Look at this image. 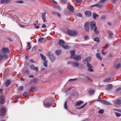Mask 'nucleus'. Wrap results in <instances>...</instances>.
<instances>
[{"mask_svg":"<svg viewBox=\"0 0 121 121\" xmlns=\"http://www.w3.org/2000/svg\"><path fill=\"white\" fill-rule=\"evenodd\" d=\"M118 59H116L114 62V67L116 69L120 68L121 67V63L120 62H117Z\"/></svg>","mask_w":121,"mask_h":121,"instance_id":"obj_3","label":"nucleus"},{"mask_svg":"<svg viewBox=\"0 0 121 121\" xmlns=\"http://www.w3.org/2000/svg\"><path fill=\"white\" fill-rule=\"evenodd\" d=\"M89 22H86L84 25V28L86 31L87 32H88L89 31Z\"/></svg>","mask_w":121,"mask_h":121,"instance_id":"obj_4","label":"nucleus"},{"mask_svg":"<svg viewBox=\"0 0 121 121\" xmlns=\"http://www.w3.org/2000/svg\"><path fill=\"white\" fill-rule=\"evenodd\" d=\"M62 47L64 49H69V46L68 45H65V46L64 45Z\"/></svg>","mask_w":121,"mask_h":121,"instance_id":"obj_34","label":"nucleus"},{"mask_svg":"<svg viewBox=\"0 0 121 121\" xmlns=\"http://www.w3.org/2000/svg\"><path fill=\"white\" fill-rule=\"evenodd\" d=\"M40 56L41 59L44 61H45L46 58L42 54H40Z\"/></svg>","mask_w":121,"mask_h":121,"instance_id":"obj_25","label":"nucleus"},{"mask_svg":"<svg viewBox=\"0 0 121 121\" xmlns=\"http://www.w3.org/2000/svg\"><path fill=\"white\" fill-rule=\"evenodd\" d=\"M100 103L103 104L107 105H110L111 104L110 103H109L108 102L103 100H101Z\"/></svg>","mask_w":121,"mask_h":121,"instance_id":"obj_9","label":"nucleus"},{"mask_svg":"<svg viewBox=\"0 0 121 121\" xmlns=\"http://www.w3.org/2000/svg\"><path fill=\"white\" fill-rule=\"evenodd\" d=\"M2 53H3V58H4L5 59H7L8 57L7 55L5 53H4V52H2Z\"/></svg>","mask_w":121,"mask_h":121,"instance_id":"obj_29","label":"nucleus"},{"mask_svg":"<svg viewBox=\"0 0 121 121\" xmlns=\"http://www.w3.org/2000/svg\"><path fill=\"white\" fill-rule=\"evenodd\" d=\"M41 17L43 22H47L46 20L45 16H42Z\"/></svg>","mask_w":121,"mask_h":121,"instance_id":"obj_24","label":"nucleus"},{"mask_svg":"<svg viewBox=\"0 0 121 121\" xmlns=\"http://www.w3.org/2000/svg\"><path fill=\"white\" fill-rule=\"evenodd\" d=\"M96 58L100 60H102V57L100 56V54L99 53H97L96 55Z\"/></svg>","mask_w":121,"mask_h":121,"instance_id":"obj_17","label":"nucleus"},{"mask_svg":"<svg viewBox=\"0 0 121 121\" xmlns=\"http://www.w3.org/2000/svg\"><path fill=\"white\" fill-rule=\"evenodd\" d=\"M58 44L60 46L62 47L65 44V42L62 40H60L59 41Z\"/></svg>","mask_w":121,"mask_h":121,"instance_id":"obj_12","label":"nucleus"},{"mask_svg":"<svg viewBox=\"0 0 121 121\" xmlns=\"http://www.w3.org/2000/svg\"><path fill=\"white\" fill-rule=\"evenodd\" d=\"M95 91L94 90H90L89 92V93L90 95H93Z\"/></svg>","mask_w":121,"mask_h":121,"instance_id":"obj_27","label":"nucleus"},{"mask_svg":"<svg viewBox=\"0 0 121 121\" xmlns=\"http://www.w3.org/2000/svg\"><path fill=\"white\" fill-rule=\"evenodd\" d=\"M86 78L88 80H91V78H90L89 77H86Z\"/></svg>","mask_w":121,"mask_h":121,"instance_id":"obj_60","label":"nucleus"},{"mask_svg":"<svg viewBox=\"0 0 121 121\" xmlns=\"http://www.w3.org/2000/svg\"><path fill=\"white\" fill-rule=\"evenodd\" d=\"M113 35V33H110V34H109V38H111V36L112 35Z\"/></svg>","mask_w":121,"mask_h":121,"instance_id":"obj_61","label":"nucleus"},{"mask_svg":"<svg viewBox=\"0 0 121 121\" xmlns=\"http://www.w3.org/2000/svg\"><path fill=\"white\" fill-rule=\"evenodd\" d=\"M67 32L70 36H76L78 33V31L75 30H68Z\"/></svg>","mask_w":121,"mask_h":121,"instance_id":"obj_2","label":"nucleus"},{"mask_svg":"<svg viewBox=\"0 0 121 121\" xmlns=\"http://www.w3.org/2000/svg\"><path fill=\"white\" fill-rule=\"evenodd\" d=\"M91 59V57H88L85 59H84L83 61V62L84 64H86V60H87V61L89 62V61Z\"/></svg>","mask_w":121,"mask_h":121,"instance_id":"obj_19","label":"nucleus"},{"mask_svg":"<svg viewBox=\"0 0 121 121\" xmlns=\"http://www.w3.org/2000/svg\"><path fill=\"white\" fill-rule=\"evenodd\" d=\"M72 65L74 67H78L79 65V64L78 62H73L72 63Z\"/></svg>","mask_w":121,"mask_h":121,"instance_id":"obj_13","label":"nucleus"},{"mask_svg":"<svg viewBox=\"0 0 121 121\" xmlns=\"http://www.w3.org/2000/svg\"><path fill=\"white\" fill-rule=\"evenodd\" d=\"M94 40L98 43L99 42V38L96 37L94 38Z\"/></svg>","mask_w":121,"mask_h":121,"instance_id":"obj_31","label":"nucleus"},{"mask_svg":"<svg viewBox=\"0 0 121 121\" xmlns=\"http://www.w3.org/2000/svg\"><path fill=\"white\" fill-rule=\"evenodd\" d=\"M1 3L2 4H3L4 3H7L6 2V0H1Z\"/></svg>","mask_w":121,"mask_h":121,"instance_id":"obj_50","label":"nucleus"},{"mask_svg":"<svg viewBox=\"0 0 121 121\" xmlns=\"http://www.w3.org/2000/svg\"><path fill=\"white\" fill-rule=\"evenodd\" d=\"M42 27L43 28H46L45 25L44 24H43L42 25Z\"/></svg>","mask_w":121,"mask_h":121,"instance_id":"obj_64","label":"nucleus"},{"mask_svg":"<svg viewBox=\"0 0 121 121\" xmlns=\"http://www.w3.org/2000/svg\"><path fill=\"white\" fill-rule=\"evenodd\" d=\"M83 102L82 101H80L76 103V105L78 106L81 105Z\"/></svg>","mask_w":121,"mask_h":121,"instance_id":"obj_30","label":"nucleus"},{"mask_svg":"<svg viewBox=\"0 0 121 121\" xmlns=\"http://www.w3.org/2000/svg\"><path fill=\"white\" fill-rule=\"evenodd\" d=\"M2 50L3 51V52L4 53H8L9 52V50L8 48H2Z\"/></svg>","mask_w":121,"mask_h":121,"instance_id":"obj_14","label":"nucleus"},{"mask_svg":"<svg viewBox=\"0 0 121 121\" xmlns=\"http://www.w3.org/2000/svg\"><path fill=\"white\" fill-rule=\"evenodd\" d=\"M28 93L27 92H25L24 93L23 95L24 96H26L28 95Z\"/></svg>","mask_w":121,"mask_h":121,"instance_id":"obj_42","label":"nucleus"},{"mask_svg":"<svg viewBox=\"0 0 121 121\" xmlns=\"http://www.w3.org/2000/svg\"><path fill=\"white\" fill-rule=\"evenodd\" d=\"M49 58L50 60L52 62H53L55 59V58L52 54L50 56Z\"/></svg>","mask_w":121,"mask_h":121,"instance_id":"obj_15","label":"nucleus"},{"mask_svg":"<svg viewBox=\"0 0 121 121\" xmlns=\"http://www.w3.org/2000/svg\"><path fill=\"white\" fill-rule=\"evenodd\" d=\"M113 87V85L112 84H110L106 86V88L107 90H110Z\"/></svg>","mask_w":121,"mask_h":121,"instance_id":"obj_18","label":"nucleus"},{"mask_svg":"<svg viewBox=\"0 0 121 121\" xmlns=\"http://www.w3.org/2000/svg\"><path fill=\"white\" fill-rule=\"evenodd\" d=\"M30 69L32 70H35L36 71L38 70V67H35V65L33 64L31 65L30 66Z\"/></svg>","mask_w":121,"mask_h":121,"instance_id":"obj_6","label":"nucleus"},{"mask_svg":"<svg viewBox=\"0 0 121 121\" xmlns=\"http://www.w3.org/2000/svg\"><path fill=\"white\" fill-rule=\"evenodd\" d=\"M4 101V97L3 95H1L0 97V104H3Z\"/></svg>","mask_w":121,"mask_h":121,"instance_id":"obj_16","label":"nucleus"},{"mask_svg":"<svg viewBox=\"0 0 121 121\" xmlns=\"http://www.w3.org/2000/svg\"><path fill=\"white\" fill-rule=\"evenodd\" d=\"M44 40V38L43 37H41L40 38L38 41L40 43H41L42 41H43Z\"/></svg>","mask_w":121,"mask_h":121,"instance_id":"obj_37","label":"nucleus"},{"mask_svg":"<svg viewBox=\"0 0 121 121\" xmlns=\"http://www.w3.org/2000/svg\"><path fill=\"white\" fill-rule=\"evenodd\" d=\"M89 37L87 36H85L84 38V39L85 40H87L89 39Z\"/></svg>","mask_w":121,"mask_h":121,"instance_id":"obj_40","label":"nucleus"},{"mask_svg":"<svg viewBox=\"0 0 121 121\" xmlns=\"http://www.w3.org/2000/svg\"><path fill=\"white\" fill-rule=\"evenodd\" d=\"M115 113L117 117H119L121 116V114L118 112H115Z\"/></svg>","mask_w":121,"mask_h":121,"instance_id":"obj_33","label":"nucleus"},{"mask_svg":"<svg viewBox=\"0 0 121 121\" xmlns=\"http://www.w3.org/2000/svg\"><path fill=\"white\" fill-rule=\"evenodd\" d=\"M116 103L118 104H121V100L120 99H117L116 101Z\"/></svg>","mask_w":121,"mask_h":121,"instance_id":"obj_35","label":"nucleus"},{"mask_svg":"<svg viewBox=\"0 0 121 121\" xmlns=\"http://www.w3.org/2000/svg\"><path fill=\"white\" fill-rule=\"evenodd\" d=\"M76 80L77 79H70L69 80V82H72L74 81H76Z\"/></svg>","mask_w":121,"mask_h":121,"instance_id":"obj_48","label":"nucleus"},{"mask_svg":"<svg viewBox=\"0 0 121 121\" xmlns=\"http://www.w3.org/2000/svg\"><path fill=\"white\" fill-rule=\"evenodd\" d=\"M51 104L49 102H47L45 104H44L43 103V105L44 106L46 107H48L50 106H51Z\"/></svg>","mask_w":121,"mask_h":121,"instance_id":"obj_22","label":"nucleus"},{"mask_svg":"<svg viewBox=\"0 0 121 121\" xmlns=\"http://www.w3.org/2000/svg\"><path fill=\"white\" fill-rule=\"evenodd\" d=\"M38 81V79H34V80L33 82H36Z\"/></svg>","mask_w":121,"mask_h":121,"instance_id":"obj_63","label":"nucleus"},{"mask_svg":"<svg viewBox=\"0 0 121 121\" xmlns=\"http://www.w3.org/2000/svg\"><path fill=\"white\" fill-rule=\"evenodd\" d=\"M104 110H100L98 111V113L100 114H102L103 113Z\"/></svg>","mask_w":121,"mask_h":121,"instance_id":"obj_38","label":"nucleus"},{"mask_svg":"<svg viewBox=\"0 0 121 121\" xmlns=\"http://www.w3.org/2000/svg\"><path fill=\"white\" fill-rule=\"evenodd\" d=\"M16 3L22 4L23 3V2L21 0L17 2Z\"/></svg>","mask_w":121,"mask_h":121,"instance_id":"obj_47","label":"nucleus"},{"mask_svg":"<svg viewBox=\"0 0 121 121\" xmlns=\"http://www.w3.org/2000/svg\"><path fill=\"white\" fill-rule=\"evenodd\" d=\"M68 9L70 12H73L74 10L73 7L71 5L67 7Z\"/></svg>","mask_w":121,"mask_h":121,"instance_id":"obj_11","label":"nucleus"},{"mask_svg":"<svg viewBox=\"0 0 121 121\" xmlns=\"http://www.w3.org/2000/svg\"><path fill=\"white\" fill-rule=\"evenodd\" d=\"M23 86H20L19 88H18V90L19 91L22 90L23 89Z\"/></svg>","mask_w":121,"mask_h":121,"instance_id":"obj_44","label":"nucleus"},{"mask_svg":"<svg viewBox=\"0 0 121 121\" xmlns=\"http://www.w3.org/2000/svg\"><path fill=\"white\" fill-rule=\"evenodd\" d=\"M43 65L45 67H47V62L46 61H45L43 63Z\"/></svg>","mask_w":121,"mask_h":121,"instance_id":"obj_43","label":"nucleus"},{"mask_svg":"<svg viewBox=\"0 0 121 121\" xmlns=\"http://www.w3.org/2000/svg\"><path fill=\"white\" fill-rule=\"evenodd\" d=\"M109 46V44H106V45L104 46V48H107Z\"/></svg>","mask_w":121,"mask_h":121,"instance_id":"obj_52","label":"nucleus"},{"mask_svg":"<svg viewBox=\"0 0 121 121\" xmlns=\"http://www.w3.org/2000/svg\"><path fill=\"white\" fill-rule=\"evenodd\" d=\"M30 61L31 63H34V62H35L34 61H33V59H30Z\"/></svg>","mask_w":121,"mask_h":121,"instance_id":"obj_62","label":"nucleus"},{"mask_svg":"<svg viewBox=\"0 0 121 121\" xmlns=\"http://www.w3.org/2000/svg\"><path fill=\"white\" fill-rule=\"evenodd\" d=\"M66 0H61V2L64 4H65L66 3Z\"/></svg>","mask_w":121,"mask_h":121,"instance_id":"obj_53","label":"nucleus"},{"mask_svg":"<svg viewBox=\"0 0 121 121\" xmlns=\"http://www.w3.org/2000/svg\"><path fill=\"white\" fill-rule=\"evenodd\" d=\"M55 8L58 9H60V7L59 6H55L53 7Z\"/></svg>","mask_w":121,"mask_h":121,"instance_id":"obj_46","label":"nucleus"},{"mask_svg":"<svg viewBox=\"0 0 121 121\" xmlns=\"http://www.w3.org/2000/svg\"><path fill=\"white\" fill-rule=\"evenodd\" d=\"M87 103H86L83 105L81 107H80L79 108L81 109L82 108H83L84 107L86 104Z\"/></svg>","mask_w":121,"mask_h":121,"instance_id":"obj_54","label":"nucleus"},{"mask_svg":"<svg viewBox=\"0 0 121 121\" xmlns=\"http://www.w3.org/2000/svg\"><path fill=\"white\" fill-rule=\"evenodd\" d=\"M73 62L72 61H68L67 63V65H69L70 64H71L72 65V63Z\"/></svg>","mask_w":121,"mask_h":121,"instance_id":"obj_58","label":"nucleus"},{"mask_svg":"<svg viewBox=\"0 0 121 121\" xmlns=\"http://www.w3.org/2000/svg\"><path fill=\"white\" fill-rule=\"evenodd\" d=\"M121 90V86H120L116 89V91H120Z\"/></svg>","mask_w":121,"mask_h":121,"instance_id":"obj_49","label":"nucleus"},{"mask_svg":"<svg viewBox=\"0 0 121 121\" xmlns=\"http://www.w3.org/2000/svg\"><path fill=\"white\" fill-rule=\"evenodd\" d=\"M95 6H96L99 8H100L102 7L103 5L100 3L99 4H96L93 5L91 6H90V7H92Z\"/></svg>","mask_w":121,"mask_h":121,"instance_id":"obj_10","label":"nucleus"},{"mask_svg":"<svg viewBox=\"0 0 121 121\" xmlns=\"http://www.w3.org/2000/svg\"><path fill=\"white\" fill-rule=\"evenodd\" d=\"M61 52V51L60 50H57L56 52V53L57 55L58 56L60 54Z\"/></svg>","mask_w":121,"mask_h":121,"instance_id":"obj_28","label":"nucleus"},{"mask_svg":"<svg viewBox=\"0 0 121 121\" xmlns=\"http://www.w3.org/2000/svg\"><path fill=\"white\" fill-rule=\"evenodd\" d=\"M91 25V29L93 30H94L95 33L96 34H98L99 32L97 30L98 28L96 25L95 22H91L90 23Z\"/></svg>","mask_w":121,"mask_h":121,"instance_id":"obj_1","label":"nucleus"},{"mask_svg":"<svg viewBox=\"0 0 121 121\" xmlns=\"http://www.w3.org/2000/svg\"><path fill=\"white\" fill-rule=\"evenodd\" d=\"M87 65L88 68V70L90 72H92L93 71L92 69L93 68V67L89 63H87Z\"/></svg>","mask_w":121,"mask_h":121,"instance_id":"obj_5","label":"nucleus"},{"mask_svg":"<svg viewBox=\"0 0 121 121\" xmlns=\"http://www.w3.org/2000/svg\"><path fill=\"white\" fill-rule=\"evenodd\" d=\"M85 15H91L92 13L90 11H86L84 12Z\"/></svg>","mask_w":121,"mask_h":121,"instance_id":"obj_23","label":"nucleus"},{"mask_svg":"<svg viewBox=\"0 0 121 121\" xmlns=\"http://www.w3.org/2000/svg\"><path fill=\"white\" fill-rule=\"evenodd\" d=\"M99 17V16H93V18L94 19H96V17Z\"/></svg>","mask_w":121,"mask_h":121,"instance_id":"obj_57","label":"nucleus"},{"mask_svg":"<svg viewBox=\"0 0 121 121\" xmlns=\"http://www.w3.org/2000/svg\"><path fill=\"white\" fill-rule=\"evenodd\" d=\"M73 59L76 61L80 60L81 59V57L78 55H75L74 58H73Z\"/></svg>","mask_w":121,"mask_h":121,"instance_id":"obj_8","label":"nucleus"},{"mask_svg":"<svg viewBox=\"0 0 121 121\" xmlns=\"http://www.w3.org/2000/svg\"><path fill=\"white\" fill-rule=\"evenodd\" d=\"M111 79V78H106L104 80H103V81L104 82H107L108 81H109V80H110Z\"/></svg>","mask_w":121,"mask_h":121,"instance_id":"obj_36","label":"nucleus"},{"mask_svg":"<svg viewBox=\"0 0 121 121\" xmlns=\"http://www.w3.org/2000/svg\"><path fill=\"white\" fill-rule=\"evenodd\" d=\"M3 53L2 52L0 53V61H1L3 59Z\"/></svg>","mask_w":121,"mask_h":121,"instance_id":"obj_32","label":"nucleus"},{"mask_svg":"<svg viewBox=\"0 0 121 121\" xmlns=\"http://www.w3.org/2000/svg\"><path fill=\"white\" fill-rule=\"evenodd\" d=\"M37 90L36 88V87H31L30 89L29 90V92H30L31 91H35Z\"/></svg>","mask_w":121,"mask_h":121,"instance_id":"obj_21","label":"nucleus"},{"mask_svg":"<svg viewBox=\"0 0 121 121\" xmlns=\"http://www.w3.org/2000/svg\"><path fill=\"white\" fill-rule=\"evenodd\" d=\"M105 16H103L101 18V19L102 20H104L105 19Z\"/></svg>","mask_w":121,"mask_h":121,"instance_id":"obj_55","label":"nucleus"},{"mask_svg":"<svg viewBox=\"0 0 121 121\" xmlns=\"http://www.w3.org/2000/svg\"><path fill=\"white\" fill-rule=\"evenodd\" d=\"M106 0H101L100 1L99 3L102 4L103 5V4L104 3Z\"/></svg>","mask_w":121,"mask_h":121,"instance_id":"obj_41","label":"nucleus"},{"mask_svg":"<svg viewBox=\"0 0 121 121\" xmlns=\"http://www.w3.org/2000/svg\"><path fill=\"white\" fill-rule=\"evenodd\" d=\"M10 80H7L6 82L5 86L6 87H8L10 84Z\"/></svg>","mask_w":121,"mask_h":121,"instance_id":"obj_26","label":"nucleus"},{"mask_svg":"<svg viewBox=\"0 0 121 121\" xmlns=\"http://www.w3.org/2000/svg\"><path fill=\"white\" fill-rule=\"evenodd\" d=\"M6 111L5 109L3 108H1L0 110V114L1 116H3L5 114Z\"/></svg>","mask_w":121,"mask_h":121,"instance_id":"obj_7","label":"nucleus"},{"mask_svg":"<svg viewBox=\"0 0 121 121\" xmlns=\"http://www.w3.org/2000/svg\"><path fill=\"white\" fill-rule=\"evenodd\" d=\"M52 1L55 4H57V3L54 0H52Z\"/></svg>","mask_w":121,"mask_h":121,"instance_id":"obj_51","label":"nucleus"},{"mask_svg":"<svg viewBox=\"0 0 121 121\" xmlns=\"http://www.w3.org/2000/svg\"><path fill=\"white\" fill-rule=\"evenodd\" d=\"M10 17H9L10 18H11L12 19H15L16 18V17L14 16H9Z\"/></svg>","mask_w":121,"mask_h":121,"instance_id":"obj_39","label":"nucleus"},{"mask_svg":"<svg viewBox=\"0 0 121 121\" xmlns=\"http://www.w3.org/2000/svg\"><path fill=\"white\" fill-rule=\"evenodd\" d=\"M102 54L104 55H105V54H106V53H107V52H103V51H102Z\"/></svg>","mask_w":121,"mask_h":121,"instance_id":"obj_59","label":"nucleus"},{"mask_svg":"<svg viewBox=\"0 0 121 121\" xmlns=\"http://www.w3.org/2000/svg\"><path fill=\"white\" fill-rule=\"evenodd\" d=\"M77 2L78 3H79L82 2V0H76Z\"/></svg>","mask_w":121,"mask_h":121,"instance_id":"obj_56","label":"nucleus"},{"mask_svg":"<svg viewBox=\"0 0 121 121\" xmlns=\"http://www.w3.org/2000/svg\"><path fill=\"white\" fill-rule=\"evenodd\" d=\"M67 102H65L64 105V107L66 109H67Z\"/></svg>","mask_w":121,"mask_h":121,"instance_id":"obj_45","label":"nucleus"},{"mask_svg":"<svg viewBox=\"0 0 121 121\" xmlns=\"http://www.w3.org/2000/svg\"><path fill=\"white\" fill-rule=\"evenodd\" d=\"M70 53L71 55L70 58H74V56H75L74 55L75 53V51H71Z\"/></svg>","mask_w":121,"mask_h":121,"instance_id":"obj_20","label":"nucleus"}]
</instances>
